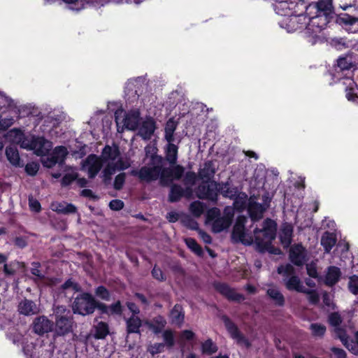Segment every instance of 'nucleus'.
Returning <instances> with one entry per match:
<instances>
[{
  "instance_id": "obj_19",
  "label": "nucleus",
  "mask_w": 358,
  "mask_h": 358,
  "mask_svg": "<svg viewBox=\"0 0 358 358\" xmlns=\"http://www.w3.org/2000/svg\"><path fill=\"white\" fill-rule=\"evenodd\" d=\"M216 289L229 300L241 301L245 299L242 294L237 293L234 289L225 284H217Z\"/></svg>"
},
{
  "instance_id": "obj_25",
  "label": "nucleus",
  "mask_w": 358,
  "mask_h": 358,
  "mask_svg": "<svg viewBox=\"0 0 358 358\" xmlns=\"http://www.w3.org/2000/svg\"><path fill=\"white\" fill-rule=\"evenodd\" d=\"M267 294L278 306H282L285 303V298L280 290L275 287H271L266 291Z\"/></svg>"
},
{
  "instance_id": "obj_44",
  "label": "nucleus",
  "mask_w": 358,
  "mask_h": 358,
  "mask_svg": "<svg viewBox=\"0 0 358 358\" xmlns=\"http://www.w3.org/2000/svg\"><path fill=\"white\" fill-rule=\"evenodd\" d=\"M40 266L41 264L38 262H33L31 264V273L36 277L35 280H42L45 277L39 269Z\"/></svg>"
},
{
  "instance_id": "obj_31",
  "label": "nucleus",
  "mask_w": 358,
  "mask_h": 358,
  "mask_svg": "<svg viewBox=\"0 0 358 358\" xmlns=\"http://www.w3.org/2000/svg\"><path fill=\"white\" fill-rule=\"evenodd\" d=\"M178 146L171 143H169L166 150V160L171 164H175L177 162Z\"/></svg>"
},
{
  "instance_id": "obj_32",
  "label": "nucleus",
  "mask_w": 358,
  "mask_h": 358,
  "mask_svg": "<svg viewBox=\"0 0 358 358\" xmlns=\"http://www.w3.org/2000/svg\"><path fill=\"white\" fill-rule=\"evenodd\" d=\"M6 155L8 160L14 166L20 164V158L16 148L10 146L6 149Z\"/></svg>"
},
{
  "instance_id": "obj_50",
  "label": "nucleus",
  "mask_w": 358,
  "mask_h": 358,
  "mask_svg": "<svg viewBox=\"0 0 358 358\" xmlns=\"http://www.w3.org/2000/svg\"><path fill=\"white\" fill-rule=\"evenodd\" d=\"M95 294L103 300L108 301L110 299L108 291L103 286L97 287Z\"/></svg>"
},
{
  "instance_id": "obj_29",
  "label": "nucleus",
  "mask_w": 358,
  "mask_h": 358,
  "mask_svg": "<svg viewBox=\"0 0 358 358\" xmlns=\"http://www.w3.org/2000/svg\"><path fill=\"white\" fill-rule=\"evenodd\" d=\"M336 240L335 236L329 232H325L321 238V244L327 252H330L331 248L336 244Z\"/></svg>"
},
{
  "instance_id": "obj_35",
  "label": "nucleus",
  "mask_w": 358,
  "mask_h": 358,
  "mask_svg": "<svg viewBox=\"0 0 358 358\" xmlns=\"http://www.w3.org/2000/svg\"><path fill=\"white\" fill-rule=\"evenodd\" d=\"M180 222L185 227L190 229H199V224L197 222L188 215L182 214L181 215Z\"/></svg>"
},
{
  "instance_id": "obj_23",
  "label": "nucleus",
  "mask_w": 358,
  "mask_h": 358,
  "mask_svg": "<svg viewBox=\"0 0 358 358\" xmlns=\"http://www.w3.org/2000/svg\"><path fill=\"white\" fill-rule=\"evenodd\" d=\"M340 276V269L336 266H330L325 277V283L329 286L334 285L338 281Z\"/></svg>"
},
{
  "instance_id": "obj_15",
  "label": "nucleus",
  "mask_w": 358,
  "mask_h": 358,
  "mask_svg": "<svg viewBox=\"0 0 358 358\" xmlns=\"http://www.w3.org/2000/svg\"><path fill=\"white\" fill-rule=\"evenodd\" d=\"M268 208L266 204H261L250 198L248 203V213L252 221H258L263 217V213Z\"/></svg>"
},
{
  "instance_id": "obj_2",
  "label": "nucleus",
  "mask_w": 358,
  "mask_h": 358,
  "mask_svg": "<svg viewBox=\"0 0 358 358\" xmlns=\"http://www.w3.org/2000/svg\"><path fill=\"white\" fill-rule=\"evenodd\" d=\"M247 220V217L243 215L237 217L231 235L233 240L245 245H250L255 241L259 247L266 248L275 237V222L270 219L264 220L262 229L256 228L252 236L245 231V224Z\"/></svg>"
},
{
  "instance_id": "obj_4",
  "label": "nucleus",
  "mask_w": 358,
  "mask_h": 358,
  "mask_svg": "<svg viewBox=\"0 0 358 358\" xmlns=\"http://www.w3.org/2000/svg\"><path fill=\"white\" fill-rule=\"evenodd\" d=\"M55 316V334L64 336L73 331V320L71 311L65 306H58L54 309Z\"/></svg>"
},
{
  "instance_id": "obj_60",
  "label": "nucleus",
  "mask_w": 358,
  "mask_h": 358,
  "mask_svg": "<svg viewBox=\"0 0 358 358\" xmlns=\"http://www.w3.org/2000/svg\"><path fill=\"white\" fill-rule=\"evenodd\" d=\"M181 215H182L179 214L178 213H177L176 211H171L167 213L166 219L170 222H176L179 220H180Z\"/></svg>"
},
{
  "instance_id": "obj_17",
  "label": "nucleus",
  "mask_w": 358,
  "mask_h": 358,
  "mask_svg": "<svg viewBox=\"0 0 358 358\" xmlns=\"http://www.w3.org/2000/svg\"><path fill=\"white\" fill-rule=\"evenodd\" d=\"M337 22L340 24L348 26V30L352 33L358 32V17L351 16L347 13L338 15Z\"/></svg>"
},
{
  "instance_id": "obj_26",
  "label": "nucleus",
  "mask_w": 358,
  "mask_h": 358,
  "mask_svg": "<svg viewBox=\"0 0 358 358\" xmlns=\"http://www.w3.org/2000/svg\"><path fill=\"white\" fill-rule=\"evenodd\" d=\"M171 322L181 325L184 321V312L181 306L176 304L170 313Z\"/></svg>"
},
{
  "instance_id": "obj_51",
  "label": "nucleus",
  "mask_w": 358,
  "mask_h": 358,
  "mask_svg": "<svg viewBox=\"0 0 358 358\" xmlns=\"http://www.w3.org/2000/svg\"><path fill=\"white\" fill-rule=\"evenodd\" d=\"M38 169V164L34 162L29 163L25 166L26 172L30 176H35L37 173Z\"/></svg>"
},
{
  "instance_id": "obj_12",
  "label": "nucleus",
  "mask_w": 358,
  "mask_h": 358,
  "mask_svg": "<svg viewBox=\"0 0 358 358\" xmlns=\"http://www.w3.org/2000/svg\"><path fill=\"white\" fill-rule=\"evenodd\" d=\"M32 327L34 333L38 335H43L52 330L53 322L47 317L42 315L34 319Z\"/></svg>"
},
{
  "instance_id": "obj_61",
  "label": "nucleus",
  "mask_w": 358,
  "mask_h": 358,
  "mask_svg": "<svg viewBox=\"0 0 358 358\" xmlns=\"http://www.w3.org/2000/svg\"><path fill=\"white\" fill-rule=\"evenodd\" d=\"M346 97L349 101L358 103V95L355 92L354 89L347 90Z\"/></svg>"
},
{
  "instance_id": "obj_54",
  "label": "nucleus",
  "mask_w": 358,
  "mask_h": 358,
  "mask_svg": "<svg viewBox=\"0 0 358 358\" xmlns=\"http://www.w3.org/2000/svg\"><path fill=\"white\" fill-rule=\"evenodd\" d=\"M122 313V306L120 301H117L116 303L108 306V313L111 314H120Z\"/></svg>"
},
{
  "instance_id": "obj_56",
  "label": "nucleus",
  "mask_w": 358,
  "mask_h": 358,
  "mask_svg": "<svg viewBox=\"0 0 358 358\" xmlns=\"http://www.w3.org/2000/svg\"><path fill=\"white\" fill-rule=\"evenodd\" d=\"M63 289H72L78 292L80 290V287L77 283L73 282L71 280H67L62 285Z\"/></svg>"
},
{
  "instance_id": "obj_6",
  "label": "nucleus",
  "mask_w": 358,
  "mask_h": 358,
  "mask_svg": "<svg viewBox=\"0 0 358 358\" xmlns=\"http://www.w3.org/2000/svg\"><path fill=\"white\" fill-rule=\"evenodd\" d=\"M96 308L94 298L88 293H83L75 298L72 310L74 313L83 316L92 314Z\"/></svg>"
},
{
  "instance_id": "obj_58",
  "label": "nucleus",
  "mask_w": 358,
  "mask_h": 358,
  "mask_svg": "<svg viewBox=\"0 0 358 358\" xmlns=\"http://www.w3.org/2000/svg\"><path fill=\"white\" fill-rule=\"evenodd\" d=\"M14 123V119L13 117H8L0 120V129H6L11 127Z\"/></svg>"
},
{
  "instance_id": "obj_30",
  "label": "nucleus",
  "mask_w": 358,
  "mask_h": 358,
  "mask_svg": "<svg viewBox=\"0 0 358 358\" xmlns=\"http://www.w3.org/2000/svg\"><path fill=\"white\" fill-rule=\"evenodd\" d=\"M150 329H151L155 334H159L164 328L166 324V322L162 316L156 317L153 322L147 323Z\"/></svg>"
},
{
  "instance_id": "obj_49",
  "label": "nucleus",
  "mask_w": 358,
  "mask_h": 358,
  "mask_svg": "<svg viewBox=\"0 0 358 358\" xmlns=\"http://www.w3.org/2000/svg\"><path fill=\"white\" fill-rule=\"evenodd\" d=\"M78 174L77 173L72 171L71 173H66L62 180V185H69L71 184L73 180L77 179Z\"/></svg>"
},
{
  "instance_id": "obj_22",
  "label": "nucleus",
  "mask_w": 358,
  "mask_h": 358,
  "mask_svg": "<svg viewBox=\"0 0 358 358\" xmlns=\"http://www.w3.org/2000/svg\"><path fill=\"white\" fill-rule=\"evenodd\" d=\"M157 149L154 145H148L145 148V157L144 162L150 164H160L162 162V159L160 156L157 155Z\"/></svg>"
},
{
  "instance_id": "obj_27",
  "label": "nucleus",
  "mask_w": 358,
  "mask_h": 358,
  "mask_svg": "<svg viewBox=\"0 0 358 358\" xmlns=\"http://www.w3.org/2000/svg\"><path fill=\"white\" fill-rule=\"evenodd\" d=\"M215 169L212 162H207L204 164L203 167L199 171V175L201 179L208 181L213 177Z\"/></svg>"
},
{
  "instance_id": "obj_5",
  "label": "nucleus",
  "mask_w": 358,
  "mask_h": 358,
  "mask_svg": "<svg viewBox=\"0 0 358 358\" xmlns=\"http://www.w3.org/2000/svg\"><path fill=\"white\" fill-rule=\"evenodd\" d=\"M20 147L27 150H34L38 156L46 155L52 148V143L43 137H26L20 143Z\"/></svg>"
},
{
  "instance_id": "obj_36",
  "label": "nucleus",
  "mask_w": 358,
  "mask_h": 358,
  "mask_svg": "<svg viewBox=\"0 0 358 358\" xmlns=\"http://www.w3.org/2000/svg\"><path fill=\"white\" fill-rule=\"evenodd\" d=\"M224 196L233 199L236 196L237 191L234 188H231L227 184H222L218 186V192Z\"/></svg>"
},
{
  "instance_id": "obj_48",
  "label": "nucleus",
  "mask_w": 358,
  "mask_h": 358,
  "mask_svg": "<svg viewBox=\"0 0 358 358\" xmlns=\"http://www.w3.org/2000/svg\"><path fill=\"white\" fill-rule=\"evenodd\" d=\"M125 178H126V174L124 173H121L115 177V181H114V188L115 189L119 190L122 188L123 185L125 182Z\"/></svg>"
},
{
  "instance_id": "obj_16",
  "label": "nucleus",
  "mask_w": 358,
  "mask_h": 358,
  "mask_svg": "<svg viewBox=\"0 0 358 358\" xmlns=\"http://www.w3.org/2000/svg\"><path fill=\"white\" fill-rule=\"evenodd\" d=\"M306 250L301 245H295L289 250V259L296 266H301L305 262Z\"/></svg>"
},
{
  "instance_id": "obj_1",
  "label": "nucleus",
  "mask_w": 358,
  "mask_h": 358,
  "mask_svg": "<svg viewBox=\"0 0 358 358\" xmlns=\"http://www.w3.org/2000/svg\"><path fill=\"white\" fill-rule=\"evenodd\" d=\"M103 178L105 181L110 180L111 176L116 171H123L131 166L130 159L120 157L117 146L106 145L103 149L101 157L90 155L82 163V169L87 172L90 178H94L102 166Z\"/></svg>"
},
{
  "instance_id": "obj_41",
  "label": "nucleus",
  "mask_w": 358,
  "mask_h": 358,
  "mask_svg": "<svg viewBox=\"0 0 358 358\" xmlns=\"http://www.w3.org/2000/svg\"><path fill=\"white\" fill-rule=\"evenodd\" d=\"M301 293L308 295V299L310 303L317 304L320 301V296L315 290L308 289L305 287Z\"/></svg>"
},
{
  "instance_id": "obj_7",
  "label": "nucleus",
  "mask_w": 358,
  "mask_h": 358,
  "mask_svg": "<svg viewBox=\"0 0 358 358\" xmlns=\"http://www.w3.org/2000/svg\"><path fill=\"white\" fill-rule=\"evenodd\" d=\"M278 273L287 277V279H284V282L288 290H294L298 292L303 291L305 287L303 285L300 278L294 275V268L291 264H287L280 266L278 268Z\"/></svg>"
},
{
  "instance_id": "obj_63",
  "label": "nucleus",
  "mask_w": 358,
  "mask_h": 358,
  "mask_svg": "<svg viewBox=\"0 0 358 358\" xmlns=\"http://www.w3.org/2000/svg\"><path fill=\"white\" fill-rule=\"evenodd\" d=\"M307 273L309 276L316 278H317V271L316 266L314 264H309L306 265Z\"/></svg>"
},
{
  "instance_id": "obj_45",
  "label": "nucleus",
  "mask_w": 358,
  "mask_h": 358,
  "mask_svg": "<svg viewBox=\"0 0 358 358\" xmlns=\"http://www.w3.org/2000/svg\"><path fill=\"white\" fill-rule=\"evenodd\" d=\"M348 287L350 291L354 294H358V276L353 275L350 278L348 282Z\"/></svg>"
},
{
  "instance_id": "obj_37",
  "label": "nucleus",
  "mask_w": 358,
  "mask_h": 358,
  "mask_svg": "<svg viewBox=\"0 0 358 358\" xmlns=\"http://www.w3.org/2000/svg\"><path fill=\"white\" fill-rule=\"evenodd\" d=\"M201 350L204 354L211 355L217 350V347L211 339H208L201 345Z\"/></svg>"
},
{
  "instance_id": "obj_9",
  "label": "nucleus",
  "mask_w": 358,
  "mask_h": 358,
  "mask_svg": "<svg viewBox=\"0 0 358 358\" xmlns=\"http://www.w3.org/2000/svg\"><path fill=\"white\" fill-rule=\"evenodd\" d=\"M115 122L119 132L123 131L124 127L129 130H135L138 128L140 122V113L138 110H131L126 115L122 120L116 115Z\"/></svg>"
},
{
  "instance_id": "obj_62",
  "label": "nucleus",
  "mask_w": 358,
  "mask_h": 358,
  "mask_svg": "<svg viewBox=\"0 0 358 358\" xmlns=\"http://www.w3.org/2000/svg\"><path fill=\"white\" fill-rule=\"evenodd\" d=\"M194 337V334L190 330H185L180 333V339L181 341H190Z\"/></svg>"
},
{
  "instance_id": "obj_47",
  "label": "nucleus",
  "mask_w": 358,
  "mask_h": 358,
  "mask_svg": "<svg viewBox=\"0 0 358 358\" xmlns=\"http://www.w3.org/2000/svg\"><path fill=\"white\" fill-rule=\"evenodd\" d=\"M355 342L351 341L350 343L348 341H345L344 345L354 354H358V331L355 334Z\"/></svg>"
},
{
  "instance_id": "obj_59",
  "label": "nucleus",
  "mask_w": 358,
  "mask_h": 358,
  "mask_svg": "<svg viewBox=\"0 0 358 358\" xmlns=\"http://www.w3.org/2000/svg\"><path fill=\"white\" fill-rule=\"evenodd\" d=\"M109 206L113 210H120L124 207V203L121 200L115 199L110 202Z\"/></svg>"
},
{
  "instance_id": "obj_20",
  "label": "nucleus",
  "mask_w": 358,
  "mask_h": 358,
  "mask_svg": "<svg viewBox=\"0 0 358 358\" xmlns=\"http://www.w3.org/2000/svg\"><path fill=\"white\" fill-rule=\"evenodd\" d=\"M51 208L53 211L64 215L73 214L77 212V208L73 204L65 201L53 202L51 204Z\"/></svg>"
},
{
  "instance_id": "obj_46",
  "label": "nucleus",
  "mask_w": 358,
  "mask_h": 358,
  "mask_svg": "<svg viewBox=\"0 0 358 358\" xmlns=\"http://www.w3.org/2000/svg\"><path fill=\"white\" fill-rule=\"evenodd\" d=\"M163 338L166 345L172 347L174 345V336L171 330H166L163 333Z\"/></svg>"
},
{
  "instance_id": "obj_24",
  "label": "nucleus",
  "mask_w": 358,
  "mask_h": 358,
  "mask_svg": "<svg viewBox=\"0 0 358 358\" xmlns=\"http://www.w3.org/2000/svg\"><path fill=\"white\" fill-rule=\"evenodd\" d=\"M126 324L128 334L138 333L142 322L138 315H131L126 320Z\"/></svg>"
},
{
  "instance_id": "obj_39",
  "label": "nucleus",
  "mask_w": 358,
  "mask_h": 358,
  "mask_svg": "<svg viewBox=\"0 0 358 358\" xmlns=\"http://www.w3.org/2000/svg\"><path fill=\"white\" fill-rule=\"evenodd\" d=\"M292 234V229L291 227H286L283 229L282 234H280V239L285 246H288L291 243Z\"/></svg>"
},
{
  "instance_id": "obj_3",
  "label": "nucleus",
  "mask_w": 358,
  "mask_h": 358,
  "mask_svg": "<svg viewBox=\"0 0 358 358\" xmlns=\"http://www.w3.org/2000/svg\"><path fill=\"white\" fill-rule=\"evenodd\" d=\"M234 216L233 207L227 206L222 212L217 208H212L207 211L206 223L211 227L213 232L220 233L231 226Z\"/></svg>"
},
{
  "instance_id": "obj_42",
  "label": "nucleus",
  "mask_w": 358,
  "mask_h": 358,
  "mask_svg": "<svg viewBox=\"0 0 358 358\" xmlns=\"http://www.w3.org/2000/svg\"><path fill=\"white\" fill-rule=\"evenodd\" d=\"M310 329L313 335L315 336H322L326 331V327L324 325L317 323L312 324L310 325Z\"/></svg>"
},
{
  "instance_id": "obj_11",
  "label": "nucleus",
  "mask_w": 358,
  "mask_h": 358,
  "mask_svg": "<svg viewBox=\"0 0 358 358\" xmlns=\"http://www.w3.org/2000/svg\"><path fill=\"white\" fill-rule=\"evenodd\" d=\"M222 320L231 337L236 340V343L245 347L250 346L249 341L239 331L236 325L227 316H222Z\"/></svg>"
},
{
  "instance_id": "obj_64",
  "label": "nucleus",
  "mask_w": 358,
  "mask_h": 358,
  "mask_svg": "<svg viewBox=\"0 0 358 358\" xmlns=\"http://www.w3.org/2000/svg\"><path fill=\"white\" fill-rule=\"evenodd\" d=\"M334 358H346L345 352L340 348H333L331 349Z\"/></svg>"
},
{
  "instance_id": "obj_57",
  "label": "nucleus",
  "mask_w": 358,
  "mask_h": 358,
  "mask_svg": "<svg viewBox=\"0 0 358 358\" xmlns=\"http://www.w3.org/2000/svg\"><path fill=\"white\" fill-rule=\"evenodd\" d=\"M183 172H184V169L180 166H177L175 168H173L172 169V180L173 179H175V180L180 179L182 177Z\"/></svg>"
},
{
  "instance_id": "obj_33",
  "label": "nucleus",
  "mask_w": 358,
  "mask_h": 358,
  "mask_svg": "<svg viewBox=\"0 0 358 358\" xmlns=\"http://www.w3.org/2000/svg\"><path fill=\"white\" fill-rule=\"evenodd\" d=\"M94 337L96 339H103L108 334V327L106 323L103 322H99L94 326Z\"/></svg>"
},
{
  "instance_id": "obj_18",
  "label": "nucleus",
  "mask_w": 358,
  "mask_h": 358,
  "mask_svg": "<svg viewBox=\"0 0 358 358\" xmlns=\"http://www.w3.org/2000/svg\"><path fill=\"white\" fill-rule=\"evenodd\" d=\"M155 130V123L153 119L146 118L139 127L138 134L145 140H148Z\"/></svg>"
},
{
  "instance_id": "obj_43",
  "label": "nucleus",
  "mask_w": 358,
  "mask_h": 358,
  "mask_svg": "<svg viewBox=\"0 0 358 358\" xmlns=\"http://www.w3.org/2000/svg\"><path fill=\"white\" fill-rule=\"evenodd\" d=\"M316 6L320 11H331L332 8L331 0H320L317 2Z\"/></svg>"
},
{
  "instance_id": "obj_14",
  "label": "nucleus",
  "mask_w": 358,
  "mask_h": 358,
  "mask_svg": "<svg viewBox=\"0 0 358 358\" xmlns=\"http://www.w3.org/2000/svg\"><path fill=\"white\" fill-rule=\"evenodd\" d=\"M40 307L34 301L27 299H22L17 305V312L24 316H31L39 313Z\"/></svg>"
},
{
  "instance_id": "obj_8",
  "label": "nucleus",
  "mask_w": 358,
  "mask_h": 358,
  "mask_svg": "<svg viewBox=\"0 0 358 358\" xmlns=\"http://www.w3.org/2000/svg\"><path fill=\"white\" fill-rule=\"evenodd\" d=\"M160 172V164L146 163V165L143 166L140 170L131 171V174L134 176H138L141 180L150 182L157 180L159 177Z\"/></svg>"
},
{
  "instance_id": "obj_40",
  "label": "nucleus",
  "mask_w": 358,
  "mask_h": 358,
  "mask_svg": "<svg viewBox=\"0 0 358 358\" xmlns=\"http://www.w3.org/2000/svg\"><path fill=\"white\" fill-rule=\"evenodd\" d=\"M186 245L187 247L193 251L194 253H196L197 255H202V249L199 246V245L196 242V241L192 238H187L185 240Z\"/></svg>"
},
{
  "instance_id": "obj_28",
  "label": "nucleus",
  "mask_w": 358,
  "mask_h": 358,
  "mask_svg": "<svg viewBox=\"0 0 358 358\" xmlns=\"http://www.w3.org/2000/svg\"><path fill=\"white\" fill-rule=\"evenodd\" d=\"M177 127V122L173 118H170L165 125V139L168 143H171L174 141L173 134Z\"/></svg>"
},
{
  "instance_id": "obj_13",
  "label": "nucleus",
  "mask_w": 358,
  "mask_h": 358,
  "mask_svg": "<svg viewBox=\"0 0 358 358\" xmlns=\"http://www.w3.org/2000/svg\"><path fill=\"white\" fill-rule=\"evenodd\" d=\"M68 154L67 149L64 146L56 147L50 157L43 162V165L48 168H51L56 164L64 162Z\"/></svg>"
},
{
  "instance_id": "obj_38",
  "label": "nucleus",
  "mask_w": 358,
  "mask_h": 358,
  "mask_svg": "<svg viewBox=\"0 0 358 358\" xmlns=\"http://www.w3.org/2000/svg\"><path fill=\"white\" fill-rule=\"evenodd\" d=\"M160 180L161 182L166 185L169 182L172 181V169H163L161 164V172H160Z\"/></svg>"
},
{
  "instance_id": "obj_52",
  "label": "nucleus",
  "mask_w": 358,
  "mask_h": 358,
  "mask_svg": "<svg viewBox=\"0 0 358 358\" xmlns=\"http://www.w3.org/2000/svg\"><path fill=\"white\" fill-rule=\"evenodd\" d=\"M338 66L341 70H348L352 67V63L346 57H340L338 59Z\"/></svg>"
},
{
  "instance_id": "obj_10",
  "label": "nucleus",
  "mask_w": 358,
  "mask_h": 358,
  "mask_svg": "<svg viewBox=\"0 0 358 358\" xmlns=\"http://www.w3.org/2000/svg\"><path fill=\"white\" fill-rule=\"evenodd\" d=\"M220 184L215 182H210L208 184L200 185L196 191V195L199 199L216 201Z\"/></svg>"
},
{
  "instance_id": "obj_55",
  "label": "nucleus",
  "mask_w": 358,
  "mask_h": 358,
  "mask_svg": "<svg viewBox=\"0 0 358 358\" xmlns=\"http://www.w3.org/2000/svg\"><path fill=\"white\" fill-rule=\"evenodd\" d=\"M164 345L163 343H155L148 348V351L152 355H156L161 352L164 349Z\"/></svg>"
},
{
  "instance_id": "obj_34",
  "label": "nucleus",
  "mask_w": 358,
  "mask_h": 358,
  "mask_svg": "<svg viewBox=\"0 0 358 358\" xmlns=\"http://www.w3.org/2000/svg\"><path fill=\"white\" fill-rule=\"evenodd\" d=\"M204 208L205 206L203 203L196 201L191 203L189 210L195 217H199L203 213Z\"/></svg>"
},
{
  "instance_id": "obj_21",
  "label": "nucleus",
  "mask_w": 358,
  "mask_h": 358,
  "mask_svg": "<svg viewBox=\"0 0 358 358\" xmlns=\"http://www.w3.org/2000/svg\"><path fill=\"white\" fill-rule=\"evenodd\" d=\"M187 194L184 189L178 185H173L171 187L170 193L169 195V200L171 202H176L179 201L184 195L187 197H189L191 195V189L187 188Z\"/></svg>"
},
{
  "instance_id": "obj_53",
  "label": "nucleus",
  "mask_w": 358,
  "mask_h": 358,
  "mask_svg": "<svg viewBox=\"0 0 358 358\" xmlns=\"http://www.w3.org/2000/svg\"><path fill=\"white\" fill-rule=\"evenodd\" d=\"M329 321L332 326L337 327L341 323V318L339 314L334 313L329 315Z\"/></svg>"
}]
</instances>
